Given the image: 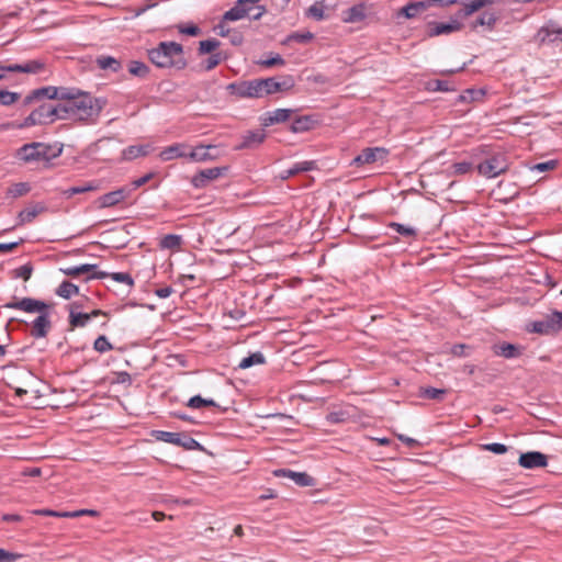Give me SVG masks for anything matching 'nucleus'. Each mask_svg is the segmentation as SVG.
<instances>
[{"label":"nucleus","instance_id":"obj_13","mask_svg":"<svg viewBox=\"0 0 562 562\" xmlns=\"http://www.w3.org/2000/svg\"><path fill=\"white\" fill-rule=\"evenodd\" d=\"M273 474L277 477H288L292 480L295 485L301 487H313L316 485V480L306 472H295L290 469H278L273 471Z\"/></svg>","mask_w":562,"mask_h":562},{"label":"nucleus","instance_id":"obj_18","mask_svg":"<svg viewBox=\"0 0 562 562\" xmlns=\"http://www.w3.org/2000/svg\"><path fill=\"white\" fill-rule=\"evenodd\" d=\"M499 0H454V3L461 4L459 14L461 16H470L474 12L481 10L484 7L498 3Z\"/></svg>","mask_w":562,"mask_h":562},{"label":"nucleus","instance_id":"obj_6","mask_svg":"<svg viewBox=\"0 0 562 562\" xmlns=\"http://www.w3.org/2000/svg\"><path fill=\"white\" fill-rule=\"evenodd\" d=\"M151 436L158 441L182 447L186 450H203V447L199 441L186 434L154 430Z\"/></svg>","mask_w":562,"mask_h":562},{"label":"nucleus","instance_id":"obj_37","mask_svg":"<svg viewBox=\"0 0 562 562\" xmlns=\"http://www.w3.org/2000/svg\"><path fill=\"white\" fill-rule=\"evenodd\" d=\"M266 362V358L262 352L257 351L254 353H250L249 356L241 359V361L238 364L239 369H248L255 364H263Z\"/></svg>","mask_w":562,"mask_h":562},{"label":"nucleus","instance_id":"obj_8","mask_svg":"<svg viewBox=\"0 0 562 562\" xmlns=\"http://www.w3.org/2000/svg\"><path fill=\"white\" fill-rule=\"evenodd\" d=\"M259 85L262 98H265L278 92L289 91L294 87V79L292 76H282L280 80L276 77L261 78Z\"/></svg>","mask_w":562,"mask_h":562},{"label":"nucleus","instance_id":"obj_27","mask_svg":"<svg viewBox=\"0 0 562 562\" xmlns=\"http://www.w3.org/2000/svg\"><path fill=\"white\" fill-rule=\"evenodd\" d=\"M366 18V7L362 3L356 4L342 12V21L346 23L361 22Z\"/></svg>","mask_w":562,"mask_h":562},{"label":"nucleus","instance_id":"obj_32","mask_svg":"<svg viewBox=\"0 0 562 562\" xmlns=\"http://www.w3.org/2000/svg\"><path fill=\"white\" fill-rule=\"evenodd\" d=\"M97 269V265H91V263H83V265H80V266H72V267H67V268H61L60 271L65 274V276H68V277H79L81 274H86V273H91L93 274Z\"/></svg>","mask_w":562,"mask_h":562},{"label":"nucleus","instance_id":"obj_64","mask_svg":"<svg viewBox=\"0 0 562 562\" xmlns=\"http://www.w3.org/2000/svg\"><path fill=\"white\" fill-rule=\"evenodd\" d=\"M227 37H229V42L235 46H239L244 42V36L237 31H231V34Z\"/></svg>","mask_w":562,"mask_h":562},{"label":"nucleus","instance_id":"obj_1","mask_svg":"<svg viewBox=\"0 0 562 562\" xmlns=\"http://www.w3.org/2000/svg\"><path fill=\"white\" fill-rule=\"evenodd\" d=\"M48 100H67L72 121L95 123L106 104L102 98H95L78 88L47 86L32 90L23 100L25 105Z\"/></svg>","mask_w":562,"mask_h":562},{"label":"nucleus","instance_id":"obj_22","mask_svg":"<svg viewBox=\"0 0 562 562\" xmlns=\"http://www.w3.org/2000/svg\"><path fill=\"white\" fill-rule=\"evenodd\" d=\"M293 110L291 109H277L271 112H267L262 117V125L270 126L278 123H283L291 117Z\"/></svg>","mask_w":562,"mask_h":562},{"label":"nucleus","instance_id":"obj_15","mask_svg":"<svg viewBox=\"0 0 562 562\" xmlns=\"http://www.w3.org/2000/svg\"><path fill=\"white\" fill-rule=\"evenodd\" d=\"M44 63L41 60H27L23 64L0 65L1 71L38 74L44 70Z\"/></svg>","mask_w":562,"mask_h":562},{"label":"nucleus","instance_id":"obj_33","mask_svg":"<svg viewBox=\"0 0 562 562\" xmlns=\"http://www.w3.org/2000/svg\"><path fill=\"white\" fill-rule=\"evenodd\" d=\"M314 123L315 120L311 115L299 116L292 122L290 130L293 133H304L310 131Z\"/></svg>","mask_w":562,"mask_h":562},{"label":"nucleus","instance_id":"obj_29","mask_svg":"<svg viewBox=\"0 0 562 562\" xmlns=\"http://www.w3.org/2000/svg\"><path fill=\"white\" fill-rule=\"evenodd\" d=\"M106 277H111L114 281L120 282V283H125L128 286H133L134 285L133 278L128 273H126V272H114V273L109 274L106 272L99 271V272H94L93 274H89L87 277V280H90V279H104Z\"/></svg>","mask_w":562,"mask_h":562},{"label":"nucleus","instance_id":"obj_57","mask_svg":"<svg viewBox=\"0 0 562 562\" xmlns=\"http://www.w3.org/2000/svg\"><path fill=\"white\" fill-rule=\"evenodd\" d=\"M558 162L557 160H548L544 162L536 164L531 167V170L538 171V172H547L549 170H552L557 167Z\"/></svg>","mask_w":562,"mask_h":562},{"label":"nucleus","instance_id":"obj_40","mask_svg":"<svg viewBox=\"0 0 562 562\" xmlns=\"http://www.w3.org/2000/svg\"><path fill=\"white\" fill-rule=\"evenodd\" d=\"M181 244L182 238L180 235L168 234L161 238L159 246L162 249H178L180 248Z\"/></svg>","mask_w":562,"mask_h":562},{"label":"nucleus","instance_id":"obj_60","mask_svg":"<svg viewBox=\"0 0 562 562\" xmlns=\"http://www.w3.org/2000/svg\"><path fill=\"white\" fill-rule=\"evenodd\" d=\"M267 12L266 7L259 5L258 2L252 5L250 13L247 15L251 20L257 21Z\"/></svg>","mask_w":562,"mask_h":562},{"label":"nucleus","instance_id":"obj_9","mask_svg":"<svg viewBox=\"0 0 562 562\" xmlns=\"http://www.w3.org/2000/svg\"><path fill=\"white\" fill-rule=\"evenodd\" d=\"M227 90L231 94H234L238 98H262L259 79L232 82L227 86Z\"/></svg>","mask_w":562,"mask_h":562},{"label":"nucleus","instance_id":"obj_34","mask_svg":"<svg viewBox=\"0 0 562 562\" xmlns=\"http://www.w3.org/2000/svg\"><path fill=\"white\" fill-rule=\"evenodd\" d=\"M149 145H132L123 149L122 158L124 160H133L137 157L146 156L149 153Z\"/></svg>","mask_w":562,"mask_h":562},{"label":"nucleus","instance_id":"obj_55","mask_svg":"<svg viewBox=\"0 0 562 562\" xmlns=\"http://www.w3.org/2000/svg\"><path fill=\"white\" fill-rule=\"evenodd\" d=\"M307 15L313 18L316 21H321L324 19V7L322 3L316 2L311 5L307 10Z\"/></svg>","mask_w":562,"mask_h":562},{"label":"nucleus","instance_id":"obj_56","mask_svg":"<svg viewBox=\"0 0 562 562\" xmlns=\"http://www.w3.org/2000/svg\"><path fill=\"white\" fill-rule=\"evenodd\" d=\"M223 59L222 53H213L211 56L206 59L204 69L210 71L214 69Z\"/></svg>","mask_w":562,"mask_h":562},{"label":"nucleus","instance_id":"obj_63","mask_svg":"<svg viewBox=\"0 0 562 562\" xmlns=\"http://www.w3.org/2000/svg\"><path fill=\"white\" fill-rule=\"evenodd\" d=\"M187 405L195 409L202 408L205 406V398L201 397L200 395L192 396Z\"/></svg>","mask_w":562,"mask_h":562},{"label":"nucleus","instance_id":"obj_42","mask_svg":"<svg viewBox=\"0 0 562 562\" xmlns=\"http://www.w3.org/2000/svg\"><path fill=\"white\" fill-rule=\"evenodd\" d=\"M472 164L468 161L454 162L447 169L448 176H462L472 170Z\"/></svg>","mask_w":562,"mask_h":562},{"label":"nucleus","instance_id":"obj_17","mask_svg":"<svg viewBox=\"0 0 562 562\" xmlns=\"http://www.w3.org/2000/svg\"><path fill=\"white\" fill-rule=\"evenodd\" d=\"M547 456L539 451L521 453L519 457V465L525 469L543 468L547 465Z\"/></svg>","mask_w":562,"mask_h":562},{"label":"nucleus","instance_id":"obj_59","mask_svg":"<svg viewBox=\"0 0 562 562\" xmlns=\"http://www.w3.org/2000/svg\"><path fill=\"white\" fill-rule=\"evenodd\" d=\"M532 331L541 335L551 334V330L548 326V322L546 319L535 322L532 324Z\"/></svg>","mask_w":562,"mask_h":562},{"label":"nucleus","instance_id":"obj_48","mask_svg":"<svg viewBox=\"0 0 562 562\" xmlns=\"http://www.w3.org/2000/svg\"><path fill=\"white\" fill-rule=\"evenodd\" d=\"M484 97V91L481 89H467L458 98L460 102H472L481 100Z\"/></svg>","mask_w":562,"mask_h":562},{"label":"nucleus","instance_id":"obj_5","mask_svg":"<svg viewBox=\"0 0 562 562\" xmlns=\"http://www.w3.org/2000/svg\"><path fill=\"white\" fill-rule=\"evenodd\" d=\"M438 5H450L454 4V0H420V1H411L401 9H398L395 13V18L400 20L404 19H415L428 10L430 7Z\"/></svg>","mask_w":562,"mask_h":562},{"label":"nucleus","instance_id":"obj_52","mask_svg":"<svg viewBox=\"0 0 562 562\" xmlns=\"http://www.w3.org/2000/svg\"><path fill=\"white\" fill-rule=\"evenodd\" d=\"M20 99V93L8 90H0V104L8 106L15 103Z\"/></svg>","mask_w":562,"mask_h":562},{"label":"nucleus","instance_id":"obj_35","mask_svg":"<svg viewBox=\"0 0 562 562\" xmlns=\"http://www.w3.org/2000/svg\"><path fill=\"white\" fill-rule=\"evenodd\" d=\"M498 20L499 18L494 11H484L473 23V27L486 26L490 31H492Z\"/></svg>","mask_w":562,"mask_h":562},{"label":"nucleus","instance_id":"obj_50","mask_svg":"<svg viewBox=\"0 0 562 562\" xmlns=\"http://www.w3.org/2000/svg\"><path fill=\"white\" fill-rule=\"evenodd\" d=\"M258 65L265 67V68H271V67H282L285 65V60L283 57L279 54L271 55L266 59H261L257 61Z\"/></svg>","mask_w":562,"mask_h":562},{"label":"nucleus","instance_id":"obj_14","mask_svg":"<svg viewBox=\"0 0 562 562\" xmlns=\"http://www.w3.org/2000/svg\"><path fill=\"white\" fill-rule=\"evenodd\" d=\"M387 150L383 147H369L363 149L357 157L353 158L352 165L361 166L373 164L378 160L385 159Z\"/></svg>","mask_w":562,"mask_h":562},{"label":"nucleus","instance_id":"obj_38","mask_svg":"<svg viewBox=\"0 0 562 562\" xmlns=\"http://www.w3.org/2000/svg\"><path fill=\"white\" fill-rule=\"evenodd\" d=\"M128 72L138 78H145L149 74V67L138 60H132L128 64Z\"/></svg>","mask_w":562,"mask_h":562},{"label":"nucleus","instance_id":"obj_51","mask_svg":"<svg viewBox=\"0 0 562 562\" xmlns=\"http://www.w3.org/2000/svg\"><path fill=\"white\" fill-rule=\"evenodd\" d=\"M97 187L91 184V183H87L85 186H76V187H71L69 189H66L63 191V195L66 198V199H69L71 196H74L75 194H81V193H86V192H89V191H92V190H95Z\"/></svg>","mask_w":562,"mask_h":562},{"label":"nucleus","instance_id":"obj_12","mask_svg":"<svg viewBox=\"0 0 562 562\" xmlns=\"http://www.w3.org/2000/svg\"><path fill=\"white\" fill-rule=\"evenodd\" d=\"M226 170V167L202 169L192 177L191 183L196 189L205 188L210 182L220 178Z\"/></svg>","mask_w":562,"mask_h":562},{"label":"nucleus","instance_id":"obj_46","mask_svg":"<svg viewBox=\"0 0 562 562\" xmlns=\"http://www.w3.org/2000/svg\"><path fill=\"white\" fill-rule=\"evenodd\" d=\"M314 167H315L314 161L296 162L293 165V167H291L290 169L286 170V176L284 178L295 176L300 172L313 170Z\"/></svg>","mask_w":562,"mask_h":562},{"label":"nucleus","instance_id":"obj_26","mask_svg":"<svg viewBox=\"0 0 562 562\" xmlns=\"http://www.w3.org/2000/svg\"><path fill=\"white\" fill-rule=\"evenodd\" d=\"M80 305L75 302L69 306V324L72 328L85 327L90 322L88 313L76 312Z\"/></svg>","mask_w":562,"mask_h":562},{"label":"nucleus","instance_id":"obj_23","mask_svg":"<svg viewBox=\"0 0 562 562\" xmlns=\"http://www.w3.org/2000/svg\"><path fill=\"white\" fill-rule=\"evenodd\" d=\"M46 210V205L41 202L26 207L19 213L16 226L31 223L38 214L44 213Z\"/></svg>","mask_w":562,"mask_h":562},{"label":"nucleus","instance_id":"obj_10","mask_svg":"<svg viewBox=\"0 0 562 562\" xmlns=\"http://www.w3.org/2000/svg\"><path fill=\"white\" fill-rule=\"evenodd\" d=\"M53 123L52 104L42 103L34 109L24 122L21 124L22 127H30L34 125H44Z\"/></svg>","mask_w":562,"mask_h":562},{"label":"nucleus","instance_id":"obj_54","mask_svg":"<svg viewBox=\"0 0 562 562\" xmlns=\"http://www.w3.org/2000/svg\"><path fill=\"white\" fill-rule=\"evenodd\" d=\"M33 272V267L31 263L23 265L16 269H14L13 273L15 278H21L24 281H27Z\"/></svg>","mask_w":562,"mask_h":562},{"label":"nucleus","instance_id":"obj_20","mask_svg":"<svg viewBox=\"0 0 562 562\" xmlns=\"http://www.w3.org/2000/svg\"><path fill=\"white\" fill-rule=\"evenodd\" d=\"M37 142L24 144L16 151V157L25 164L42 161Z\"/></svg>","mask_w":562,"mask_h":562},{"label":"nucleus","instance_id":"obj_53","mask_svg":"<svg viewBox=\"0 0 562 562\" xmlns=\"http://www.w3.org/2000/svg\"><path fill=\"white\" fill-rule=\"evenodd\" d=\"M93 348L95 351L103 353L112 350L113 346L105 336L101 335L94 340Z\"/></svg>","mask_w":562,"mask_h":562},{"label":"nucleus","instance_id":"obj_36","mask_svg":"<svg viewBox=\"0 0 562 562\" xmlns=\"http://www.w3.org/2000/svg\"><path fill=\"white\" fill-rule=\"evenodd\" d=\"M78 293L79 288L69 281H63L56 289V294L65 300H69L71 296L77 295Z\"/></svg>","mask_w":562,"mask_h":562},{"label":"nucleus","instance_id":"obj_30","mask_svg":"<svg viewBox=\"0 0 562 562\" xmlns=\"http://www.w3.org/2000/svg\"><path fill=\"white\" fill-rule=\"evenodd\" d=\"M215 148L213 145H200L188 153V158L193 161H206L215 159V156L210 153L211 149Z\"/></svg>","mask_w":562,"mask_h":562},{"label":"nucleus","instance_id":"obj_21","mask_svg":"<svg viewBox=\"0 0 562 562\" xmlns=\"http://www.w3.org/2000/svg\"><path fill=\"white\" fill-rule=\"evenodd\" d=\"M492 349L494 355L505 359H515L520 357L522 353V347L505 341L495 344Z\"/></svg>","mask_w":562,"mask_h":562},{"label":"nucleus","instance_id":"obj_19","mask_svg":"<svg viewBox=\"0 0 562 562\" xmlns=\"http://www.w3.org/2000/svg\"><path fill=\"white\" fill-rule=\"evenodd\" d=\"M462 27V24L458 20H452L448 23H437V22H429L428 23V36L435 37L442 34H450L457 31H460Z\"/></svg>","mask_w":562,"mask_h":562},{"label":"nucleus","instance_id":"obj_43","mask_svg":"<svg viewBox=\"0 0 562 562\" xmlns=\"http://www.w3.org/2000/svg\"><path fill=\"white\" fill-rule=\"evenodd\" d=\"M314 35L313 33L306 31V32H293L286 36L284 40V44H289L292 42L306 44L313 40Z\"/></svg>","mask_w":562,"mask_h":562},{"label":"nucleus","instance_id":"obj_31","mask_svg":"<svg viewBox=\"0 0 562 562\" xmlns=\"http://www.w3.org/2000/svg\"><path fill=\"white\" fill-rule=\"evenodd\" d=\"M55 105L52 104L53 123L57 120H71L69 102L67 100H58Z\"/></svg>","mask_w":562,"mask_h":562},{"label":"nucleus","instance_id":"obj_58","mask_svg":"<svg viewBox=\"0 0 562 562\" xmlns=\"http://www.w3.org/2000/svg\"><path fill=\"white\" fill-rule=\"evenodd\" d=\"M483 449L495 454H503L507 451V446L498 442L483 445Z\"/></svg>","mask_w":562,"mask_h":562},{"label":"nucleus","instance_id":"obj_41","mask_svg":"<svg viewBox=\"0 0 562 562\" xmlns=\"http://www.w3.org/2000/svg\"><path fill=\"white\" fill-rule=\"evenodd\" d=\"M387 227L392 228L393 231H395L396 233H398L400 235H402L404 237L415 238L417 236L416 228L401 224V223L391 222V223H389Z\"/></svg>","mask_w":562,"mask_h":562},{"label":"nucleus","instance_id":"obj_28","mask_svg":"<svg viewBox=\"0 0 562 562\" xmlns=\"http://www.w3.org/2000/svg\"><path fill=\"white\" fill-rule=\"evenodd\" d=\"M97 66L102 70H110L112 72H120L123 68L121 60L112 57L100 55L95 58Z\"/></svg>","mask_w":562,"mask_h":562},{"label":"nucleus","instance_id":"obj_4","mask_svg":"<svg viewBox=\"0 0 562 562\" xmlns=\"http://www.w3.org/2000/svg\"><path fill=\"white\" fill-rule=\"evenodd\" d=\"M260 0H237L233 8L226 11L221 22L215 26V32L223 37H227L231 34V30L226 26V22H234L246 18L252 5Z\"/></svg>","mask_w":562,"mask_h":562},{"label":"nucleus","instance_id":"obj_16","mask_svg":"<svg viewBox=\"0 0 562 562\" xmlns=\"http://www.w3.org/2000/svg\"><path fill=\"white\" fill-rule=\"evenodd\" d=\"M131 193L132 189H128L127 187L105 193L99 198L100 207H112L125 201Z\"/></svg>","mask_w":562,"mask_h":562},{"label":"nucleus","instance_id":"obj_61","mask_svg":"<svg viewBox=\"0 0 562 562\" xmlns=\"http://www.w3.org/2000/svg\"><path fill=\"white\" fill-rule=\"evenodd\" d=\"M22 554L9 552L4 549H0V562H15L21 559Z\"/></svg>","mask_w":562,"mask_h":562},{"label":"nucleus","instance_id":"obj_24","mask_svg":"<svg viewBox=\"0 0 562 562\" xmlns=\"http://www.w3.org/2000/svg\"><path fill=\"white\" fill-rule=\"evenodd\" d=\"M187 148H188V146L186 144H180V143L172 144V145L164 148L160 151L159 157L162 161H169L175 158H182V157L187 158L188 157Z\"/></svg>","mask_w":562,"mask_h":562},{"label":"nucleus","instance_id":"obj_2","mask_svg":"<svg viewBox=\"0 0 562 562\" xmlns=\"http://www.w3.org/2000/svg\"><path fill=\"white\" fill-rule=\"evenodd\" d=\"M4 308L20 310L26 313H38V316L33 321L31 328V336L34 338H44L47 336L52 328L49 318V305L43 301L33 297H23L18 300L15 296L11 302L3 305Z\"/></svg>","mask_w":562,"mask_h":562},{"label":"nucleus","instance_id":"obj_47","mask_svg":"<svg viewBox=\"0 0 562 562\" xmlns=\"http://www.w3.org/2000/svg\"><path fill=\"white\" fill-rule=\"evenodd\" d=\"M546 321L548 322V326L551 333L562 330V312H553L552 314L546 317Z\"/></svg>","mask_w":562,"mask_h":562},{"label":"nucleus","instance_id":"obj_11","mask_svg":"<svg viewBox=\"0 0 562 562\" xmlns=\"http://www.w3.org/2000/svg\"><path fill=\"white\" fill-rule=\"evenodd\" d=\"M267 133L262 128L247 131L240 136V143L237 144L235 150H254L257 149L266 139Z\"/></svg>","mask_w":562,"mask_h":562},{"label":"nucleus","instance_id":"obj_3","mask_svg":"<svg viewBox=\"0 0 562 562\" xmlns=\"http://www.w3.org/2000/svg\"><path fill=\"white\" fill-rule=\"evenodd\" d=\"M148 58L159 68L175 67L183 69L187 66L183 47L176 42L159 43L157 47L148 50Z\"/></svg>","mask_w":562,"mask_h":562},{"label":"nucleus","instance_id":"obj_25","mask_svg":"<svg viewBox=\"0 0 562 562\" xmlns=\"http://www.w3.org/2000/svg\"><path fill=\"white\" fill-rule=\"evenodd\" d=\"M37 146H41L40 149L41 153V159L42 161L49 162L50 160L58 158L63 153V144L55 143V144H45L37 142Z\"/></svg>","mask_w":562,"mask_h":562},{"label":"nucleus","instance_id":"obj_62","mask_svg":"<svg viewBox=\"0 0 562 562\" xmlns=\"http://www.w3.org/2000/svg\"><path fill=\"white\" fill-rule=\"evenodd\" d=\"M153 178V173H147L136 180H134L127 188L132 189V191L140 188L145 183H147Z\"/></svg>","mask_w":562,"mask_h":562},{"label":"nucleus","instance_id":"obj_45","mask_svg":"<svg viewBox=\"0 0 562 562\" xmlns=\"http://www.w3.org/2000/svg\"><path fill=\"white\" fill-rule=\"evenodd\" d=\"M427 89L430 91L447 92V91H453L454 87L448 80L435 79V80H430L427 82Z\"/></svg>","mask_w":562,"mask_h":562},{"label":"nucleus","instance_id":"obj_44","mask_svg":"<svg viewBox=\"0 0 562 562\" xmlns=\"http://www.w3.org/2000/svg\"><path fill=\"white\" fill-rule=\"evenodd\" d=\"M30 191L31 187L27 182H19L11 186L7 191V194L13 199H16L27 194Z\"/></svg>","mask_w":562,"mask_h":562},{"label":"nucleus","instance_id":"obj_39","mask_svg":"<svg viewBox=\"0 0 562 562\" xmlns=\"http://www.w3.org/2000/svg\"><path fill=\"white\" fill-rule=\"evenodd\" d=\"M447 391L445 389H436V387H420L419 396L428 400L441 401L446 395Z\"/></svg>","mask_w":562,"mask_h":562},{"label":"nucleus","instance_id":"obj_49","mask_svg":"<svg viewBox=\"0 0 562 562\" xmlns=\"http://www.w3.org/2000/svg\"><path fill=\"white\" fill-rule=\"evenodd\" d=\"M220 45H221V42L217 41L216 38L204 40L199 43L198 52L200 55L211 54L216 48H218Z\"/></svg>","mask_w":562,"mask_h":562},{"label":"nucleus","instance_id":"obj_7","mask_svg":"<svg viewBox=\"0 0 562 562\" xmlns=\"http://www.w3.org/2000/svg\"><path fill=\"white\" fill-rule=\"evenodd\" d=\"M508 168L506 157L504 154H495L486 158L477 165V171L481 176L486 178H495L504 173Z\"/></svg>","mask_w":562,"mask_h":562}]
</instances>
